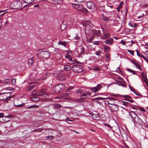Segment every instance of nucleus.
Instances as JSON below:
<instances>
[{
  "instance_id": "f257e3e1",
  "label": "nucleus",
  "mask_w": 148,
  "mask_h": 148,
  "mask_svg": "<svg viewBox=\"0 0 148 148\" xmlns=\"http://www.w3.org/2000/svg\"><path fill=\"white\" fill-rule=\"evenodd\" d=\"M22 2L20 1H13L10 3V7L13 9L19 10L22 8Z\"/></svg>"
},
{
  "instance_id": "f03ea898",
  "label": "nucleus",
  "mask_w": 148,
  "mask_h": 148,
  "mask_svg": "<svg viewBox=\"0 0 148 148\" xmlns=\"http://www.w3.org/2000/svg\"><path fill=\"white\" fill-rule=\"evenodd\" d=\"M91 31V36H90V38L87 40L88 42H91L95 37V36H100L101 34V32L99 30H97L94 29Z\"/></svg>"
},
{
  "instance_id": "7ed1b4c3",
  "label": "nucleus",
  "mask_w": 148,
  "mask_h": 148,
  "mask_svg": "<svg viewBox=\"0 0 148 148\" xmlns=\"http://www.w3.org/2000/svg\"><path fill=\"white\" fill-rule=\"evenodd\" d=\"M92 24L90 21H87L86 22V25L85 30V33L86 34H89L92 33Z\"/></svg>"
},
{
  "instance_id": "20e7f679",
  "label": "nucleus",
  "mask_w": 148,
  "mask_h": 148,
  "mask_svg": "<svg viewBox=\"0 0 148 148\" xmlns=\"http://www.w3.org/2000/svg\"><path fill=\"white\" fill-rule=\"evenodd\" d=\"M65 85L60 84L55 86L53 88V90L56 92L58 93L62 92L65 89Z\"/></svg>"
},
{
  "instance_id": "39448f33",
  "label": "nucleus",
  "mask_w": 148,
  "mask_h": 148,
  "mask_svg": "<svg viewBox=\"0 0 148 148\" xmlns=\"http://www.w3.org/2000/svg\"><path fill=\"white\" fill-rule=\"evenodd\" d=\"M73 71L75 73H79L83 71V66L79 65H73L72 67Z\"/></svg>"
},
{
  "instance_id": "423d86ee",
  "label": "nucleus",
  "mask_w": 148,
  "mask_h": 148,
  "mask_svg": "<svg viewBox=\"0 0 148 148\" xmlns=\"http://www.w3.org/2000/svg\"><path fill=\"white\" fill-rule=\"evenodd\" d=\"M50 56L49 53L47 51H42L37 55V56L40 57L42 58H48Z\"/></svg>"
},
{
  "instance_id": "0eeeda50",
  "label": "nucleus",
  "mask_w": 148,
  "mask_h": 148,
  "mask_svg": "<svg viewBox=\"0 0 148 148\" xmlns=\"http://www.w3.org/2000/svg\"><path fill=\"white\" fill-rule=\"evenodd\" d=\"M108 105L109 107L110 108V110L112 112H117L119 110V108L118 106L116 104L114 103H111L110 102H108Z\"/></svg>"
},
{
  "instance_id": "6e6552de",
  "label": "nucleus",
  "mask_w": 148,
  "mask_h": 148,
  "mask_svg": "<svg viewBox=\"0 0 148 148\" xmlns=\"http://www.w3.org/2000/svg\"><path fill=\"white\" fill-rule=\"evenodd\" d=\"M86 4L87 7L90 9L94 10L96 9V7L94 3L92 1H86Z\"/></svg>"
},
{
  "instance_id": "1a4fd4ad",
  "label": "nucleus",
  "mask_w": 148,
  "mask_h": 148,
  "mask_svg": "<svg viewBox=\"0 0 148 148\" xmlns=\"http://www.w3.org/2000/svg\"><path fill=\"white\" fill-rule=\"evenodd\" d=\"M10 92H5L0 93V100L6 99L11 96Z\"/></svg>"
},
{
  "instance_id": "9d476101",
  "label": "nucleus",
  "mask_w": 148,
  "mask_h": 148,
  "mask_svg": "<svg viewBox=\"0 0 148 148\" xmlns=\"http://www.w3.org/2000/svg\"><path fill=\"white\" fill-rule=\"evenodd\" d=\"M90 95L91 94L90 92L88 91L84 92L80 95V99L81 100L85 99L90 97Z\"/></svg>"
},
{
  "instance_id": "9b49d317",
  "label": "nucleus",
  "mask_w": 148,
  "mask_h": 148,
  "mask_svg": "<svg viewBox=\"0 0 148 148\" xmlns=\"http://www.w3.org/2000/svg\"><path fill=\"white\" fill-rule=\"evenodd\" d=\"M101 87V85L100 84H99L96 87L90 88V89L92 91V92L94 93H96L100 89Z\"/></svg>"
},
{
  "instance_id": "f8f14e48",
  "label": "nucleus",
  "mask_w": 148,
  "mask_h": 148,
  "mask_svg": "<svg viewBox=\"0 0 148 148\" xmlns=\"http://www.w3.org/2000/svg\"><path fill=\"white\" fill-rule=\"evenodd\" d=\"M65 57L68 59L70 61L69 63L70 64H73L75 62L74 58H72L71 56L69 54H67L65 56Z\"/></svg>"
},
{
  "instance_id": "ddd939ff",
  "label": "nucleus",
  "mask_w": 148,
  "mask_h": 148,
  "mask_svg": "<svg viewBox=\"0 0 148 148\" xmlns=\"http://www.w3.org/2000/svg\"><path fill=\"white\" fill-rule=\"evenodd\" d=\"M122 97L124 98H125L124 99L125 100L129 101L132 103L134 102V101L132 99V97L128 95H122Z\"/></svg>"
},
{
  "instance_id": "4468645a",
  "label": "nucleus",
  "mask_w": 148,
  "mask_h": 148,
  "mask_svg": "<svg viewBox=\"0 0 148 148\" xmlns=\"http://www.w3.org/2000/svg\"><path fill=\"white\" fill-rule=\"evenodd\" d=\"M104 42L107 45H112L114 42V40L113 38H110L106 40Z\"/></svg>"
},
{
  "instance_id": "2eb2a0df",
  "label": "nucleus",
  "mask_w": 148,
  "mask_h": 148,
  "mask_svg": "<svg viewBox=\"0 0 148 148\" xmlns=\"http://www.w3.org/2000/svg\"><path fill=\"white\" fill-rule=\"evenodd\" d=\"M116 81L117 82V84L119 85H121L124 87H126V82L124 81H119L117 80H116Z\"/></svg>"
},
{
  "instance_id": "dca6fc26",
  "label": "nucleus",
  "mask_w": 148,
  "mask_h": 148,
  "mask_svg": "<svg viewBox=\"0 0 148 148\" xmlns=\"http://www.w3.org/2000/svg\"><path fill=\"white\" fill-rule=\"evenodd\" d=\"M4 15V16H5V18L6 19V21L5 23V25H6L8 23V18H10L11 20H12V18L11 16H8L7 14L5 12H4L3 13V14H1V16H2V15Z\"/></svg>"
},
{
  "instance_id": "f3484780",
  "label": "nucleus",
  "mask_w": 148,
  "mask_h": 148,
  "mask_svg": "<svg viewBox=\"0 0 148 148\" xmlns=\"http://www.w3.org/2000/svg\"><path fill=\"white\" fill-rule=\"evenodd\" d=\"M58 79L59 81H64L65 80V78L64 74H60L58 75Z\"/></svg>"
},
{
  "instance_id": "a211bd4d",
  "label": "nucleus",
  "mask_w": 148,
  "mask_h": 148,
  "mask_svg": "<svg viewBox=\"0 0 148 148\" xmlns=\"http://www.w3.org/2000/svg\"><path fill=\"white\" fill-rule=\"evenodd\" d=\"M73 38L72 39L73 41L75 42H77L80 39V38L78 34L74 36Z\"/></svg>"
},
{
  "instance_id": "6ab92c4d",
  "label": "nucleus",
  "mask_w": 148,
  "mask_h": 148,
  "mask_svg": "<svg viewBox=\"0 0 148 148\" xmlns=\"http://www.w3.org/2000/svg\"><path fill=\"white\" fill-rule=\"evenodd\" d=\"M46 95V90L45 89H42L39 90V96H42Z\"/></svg>"
},
{
  "instance_id": "aec40b11",
  "label": "nucleus",
  "mask_w": 148,
  "mask_h": 148,
  "mask_svg": "<svg viewBox=\"0 0 148 148\" xmlns=\"http://www.w3.org/2000/svg\"><path fill=\"white\" fill-rule=\"evenodd\" d=\"M110 35L108 33H105L104 36L102 37V39L105 40L110 38Z\"/></svg>"
},
{
  "instance_id": "412c9836",
  "label": "nucleus",
  "mask_w": 148,
  "mask_h": 148,
  "mask_svg": "<svg viewBox=\"0 0 148 148\" xmlns=\"http://www.w3.org/2000/svg\"><path fill=\"white\" fill-rule=\"evenodd\" d=\"M103 49L104 52H108L110 50V48L106 45H103Z\"/></svg>"
},
{
  "instance_id": "4be33fe9",
  "label": "nucleus",
  "mask_w": 148,
  "mask_h": 148,
  "mask_svg": "<svg viewBox=\"0 0 148 148\" xmlns=\"http://www.w3.org/2000/svg\"><path fill=\"white\" fill-rule=\"evenodd\" d=\"M134 122L140 125L142 124L143 123V121L142 119H140L138 116L137 117V119L136 120H135V121H134Z\"/></svg>"
},
{
  "instance_id": "5701e85b",
  "label": "nucleus",
  "mask_w": 148,
  "mask_h": 148,
  "mask_svg": "<svg viewBox=\"0 0 148 148\" xmlns=\"http://www.w3.org/2000/svg\"><path fill=\"white\" fill-rule=\"evenodd\" d=\"M67 42H66L64 41H59L58 42V44L59 45H62L64 46L65 47H66V45H67Z\"/></svg>"
},
{
  "instance_id": "b1692460",
  "label": "nucleus",
  "mask_w": 148,
  "mask_h": 148,
  "mask_svg": "<svg viewBox=\"0 0 148 148\" xmlns=\"http://www.w3.org/2000/svg\"><path fill=\"white\" fill-rule=\"evenodd\" d=\"M53 1L52 3L54 4H60L62 2L63 0H52Z\"/></svg>"
},
{
  "instance_id": "393cba45",
  "label": "nucleus",
  "mask_w": 148,
  "mask_h": 148,
  "mask_svg": "<svg viewBox=\"0 0 148 148\" xmlns=\"http://www.w3.org/2000/svg\"><path fill=\"white\" fill-rule=\"evenodd\" d=\"M31 100L33 101L34 102H37L39 101V99L35 96H33L31 98Z\"/></svg>"
},
{
  "instance_id": "a878e982",
  "label": "nucleus",
  "mask_w": 148,
  "mask_h": 148,
  "mask_svg": "<svg viewBox=\"0 0 148 148\" xmlns=\"http://www.w3.org/2000/svg\"><path fill=\"white\" fill-rule=\"evenodd\" d=\"M128 116L130 117L132 119V121L134 123V121H135V119L136 118V117L134 116V115L131 114L130 112H129L128 114Z\"/></svg>"
},
{
  "instance_id": "bb28decb",
  "label": "nucleus",
  "mask_w": 148,
  "mask_h": 148,
  "mask_svg": "<svg viewBox=\"0 0 148 148\" xmlns=\"http://www.w3.org/2000/svg\"><path fill=\"white\" fill-rule=\"evenodd\" d=\"M106 99H109L108 98H103V97H96L95 98H94L93 99V100H103Z\"/></svg>"
},
{
  "instance_id": "cd10ccee",
  "label": "nucleus",
  "mask_w": 148,
  "mask_h": 148,
  "mask_svg": "<svg viewBox=\"0 0 148 148\" xmlns=\"http://www.w3.org/2000/svg\"><path fill=\"white\" fill-rule=\"evenodd\" d=\"M61 107V105L58 104H55L53 106V108L54 109H58L60 108Z\"/></svg>"
},
{
  "instance_id": "c85d7f7f",
  "label": "nucleus",
  "mask_w": 148,
  "mask_h": 148,
  "mask_svg": "<svg viewBox=\"0 0 148 148\" xmlns=\"http://www.w3.org/2000/svg\"><path fill=\"white\" fill-rule=\"evenodd\" d=\"M35 85L34 84L28 86L27 87V90H31L32 89L34 88L35 87Z\"/></svg>"
},
{
  "instance_id": "c756f323",
  "label": "nucleus",
  "mask_w": 148,
  "mask_h": 148,
  "mask_svg": "<svg viewBox=\"0 0 148 148\" xmlns=\"http://www.w3.org/2000/svg\"><path fill=\"white\" fill-rule=\"evenodd\" d=\"M71 68H72V67H70L69 66L66 65L64 66V70L68 71H70L71 69Z\"/></svg>"
},
{
  "instance_id": "7c9ffc66",
  "label": "nucleus",
  "mask_w": 148,
  "mask_h": 148,
  "mask_svg": "<svg viewBox=\"0 0 148 148\" xmlns=\"http://www.w3.org/2000/svg\"><path fill=\"white\" fill-rule=\"evenodd\" d=\"M83 8V6L82 5L77 4L76 5V9H78L79 10H80L82 9Z\"/></svg>"
},
{
  "instance_id": "2f4dec72",
  "label": "nucleus",
  "mask_w": 148,
  "mask_h": 148,
  "mask_svg": "<svg viewBox=\"0 0 148 148\" xmlns=\"http://www.w3.org/2000/svg\"><path fill=\"white\" fill-rule=\"evenodd\" d=\"M34 0H22L25 3H28V4H30Z\"/></svg>"
},
{
  "instance_id": "473e14b6",
  "label": "nucleus",
  "mask_w": 148,
  "mask_h": 148,
  "mask_svg": "<svg viewBox=\"0 0 148 148\" xmlns=\"http://www.w3.org/2000/svg\"><path fill=\"white\" fill-rule=\"evenodd\" d=\"M92 116L95 120H97L99 119V117L97 114H93L92 115Z\"/></svg>"
},
{
  "instance_id": "72a5a7b5",
  "label": "nucleus",
  "mask_w": 148,
  "mask_h": 148,
  "mask_svg": "<svg viewBox=\"0 0 148 148\" xmlns=\"http://www.w3.org/2000/svg\"><path fill=\"white\" fill-rule=\"evenodd\" d=\"M142 77L143 79V81L145 83H147L148 82L146 76L145 77L144 75H143V73H142Z\"/></svg>"
},
{
  "instance_id": "f704fd0d",
  "label": "nucleus",
  "mask_w": 148,
  "mask_h": 148,
  "mask_svg": "<svg viewBox=\"0 0 148 148\" xmlns=\"http://www.w3.org/2000/svg\"><path fill=\"white\" fill-rule=\"evenodd\" d=\"M102 18L103 20L106 21H109V18H108V17L106 16L103 14H102Z\"/></svg>"
},
{
  "instance_id": "c9c22d12",
  "label": "nucleus",
  "mask_w": 148,
  "mask_h": 148,
  "mask_svg": "<svg viewBox=\"0 0 148 148\" xmlns=\"http://www.w3.org/2000/svg\"><path fill=\"white\" fill-rule=\"evenodd\" d=\"M135 65L136 66V67L140 71L142 70L141 67L138 63L137 62Z\"/></svg>"
},
{
  "instance_id": "e433bc0d",
  "label": "nucleus",
  "mask_w": 148,
  "mask_h": 148,
  "mask_svg": "<svg viewBox=\"0 0 148 148\" xmlns=\"http://www.w3.org/2000/svg\"><path fill=\"white\" fill-rule=\"evenodd\" d=\"M127 70L128 71L131 73H132L133 74L135 75L136 74V72L132 69H130L127 68Z\"/></svg>"
},
{
  "instance_id": "4c0bfd02",
  "label": "nucleus",
  "mask_w": 148,
  "mask_h": 148,
  "mask_svg": "<svg viewBox=\"0 0 148 148\" xmlns=\"http://www.w3.org/2000/svg\"><path fill=\"white\" fill-rule=\"evenodd\" d=\"M39 106L36 105H33L28 107L27 108L28 109H30L31 108H36L38 107Z\"/></svg>"
},
{
  "instance_id": "58836bf2",
  "label": "nucleus",
  "mask_w": 148,
  "mask_h": 148,
  "mask_svg": "<svg viewBox=\"0 0 148 148\" xmlns=\"http://www.w3.org/2000/svg\"><path fill=\"white\" fill-rule=\"evenodd\" d=\"M136 52L137 55L139 57H140L141 58L142 57V55H143L142 54H141L140 53V52L139 51H138L137 50H135Z\"/></svg>"
},
{
  "instance_id": "ea45409f",
  "label": "nucleus",
  "mask_w": 148,
  "mask_h": 148,
  "mask_svg": "<svg viewBox=\"0 0 148 148\" xmlns=\"http://www.w3.org/2000/svg\"><path fill=\"white\" fill-rule=\"evenodd\" d=\"M129 25L130 26H131V27H132L133 28H134L136 26V24H133V23H132L130 22V23H129Z\"/></svg>"
},
{
  "instance_id": "a19ab883",
  "label": "nucleus",
  "mask_w": 148,
  "mask_h": 148,
  "mask_svg": "<svg viewBox=\"0 0 148 148\" xmlns=\"http://www.w3.org/2000/svg\"><path fill=\"white\" fill-rule=\"evenodd\" d=\"M25 104L24 103H23L20 104H19L16 105H15V107H23Z\"/></svg>"
},
{
  "instance_id": "79ce46f5",
  "label": "nucleus",
  "mask_w": 148,
  "mask_h": 148,
  "mask_svg": "<svg viewBox=\"0 0 148 148\" xmlns=\"http://www.w3.org/2000/svg\"><path fill=\"white\" fill-rule=\"evenodd\" d=\"M123 3V1H121L120 2L119 5L118 6V7H119V8H122V5Z\"/></svg>"
},
{
  "instance_id": "37998d69",
  "label": "nucleus",
  "mask_w": 148,
  "mask_h": 148,
  "mask_svg": "<svg viewBox=\"0 0 148 148\" xmlns=\"http://www.w3.org/2000/svg\"><path fill=\"white\" fill-rule=\"evenodd\" d=\"M34 62L32 58H31L28 60V62L31 65H32Z\"/></svg>"
},
{
  "instance_id": "c03bdc74",
  "label": "nucleus",
  "mask_w": 148,
  "mask_h": 148,
  "mask_svg": "<svg viewBox=\"0 0 148 148\" xmlns=\"http://www.w3.org/2000/svg\"><path fill=\"white\" fill-rule=\"evenodd\" d=\"M106 59L108 60L110 59V56L109 53H107L105 54Z\"/></svg>"
},
{
  "instance_id": "a18cd8bd",
  "label": "nucleus",
  "mask_w": 148,
  "mask_h": 148,
  "mask_svg": "<svg viewBox=\"0 0 148 148\" xmlns=\"http://www.w3.org/2000/svg\"><path fill=\"white\" fill-rule=\"evenodd\" d=\"M81 51L80 52L82 54H84L85 52L84 48V47H82L80 48Z\"/></svg>"
},
{
  "instance_id": "49530a36",
  "label": "nucleus",
  "mask_w": 148,
  "mask_h": 148,
  "mask_svg": "<svg viewBox=\"0 0 148 148\" xmlns=\"http://www.w3.org/2000/svg\"><path fill=\"white\" fill-rule=\"evenodd\" d=\"M127 51L129 52L131 55H133L134 54V51L133 50H127Z\"/></svg>"
},
{
  "instance_id": "de8ad7c7",
  "label": "nucleus",
  "mask_w": 148,
  "mask_h": 148,
  "mask_svg": "<svg viewBox=\"0 0 148 148\" xmlns=\"http://www.w3.org/2000/svg\"><path fill=\"white\" fill-rule=\"evenodd\" d=\"M16 81V79L13 78L12 80V84L13 85H14Z\"/></svg>"
},
{
  "instance_id": "09e8293b",
  "label": "nucleus",
  "mask_w": 148,
  "mask_h": 148,
  "mask_svg": "<svg viewBox=\"0 0 148 148\" xmlns=\"http://www.w3.org/2000/svg\"><path fill=\"white\" fill-rule=\"evenodd\" d=\"M122 103L123 105L124 106H127L128 105V104H130V103L128 102L123 101H122Z\"/></svg>"
},
{
  "instance_id": "8fccbe9b",
  "label": "nucleus",
  "mask_w": 148,
  "mask_h": 148,
  "mask_svg": "<svg viewBox=\"0 0 148 148\" xmlns=\"http://www.w3.org/2000/svg\"><path fill=\"white\" fill-rule=\"evenodd\" d=\"M76 2L78 3H82L85 0H74Z\"/></svg>"
},
{
  "instance_id": "3c124183",
  "label": "nucleus",
  "mask_w": 148,
  "mask_h": 148,
  "mask_svg": "<svg viewBox=\"0 0 148 148\" xmlns=\"http://www.w3.org/2000/svg\"><path fill=\"white\" fill-rule=\"evenodd\" d=\"M102 52V51L100 50H99L98 51H96V53H95V54L99 56L100 54H101V53Z\"/></svg>"
},
{
  "instance_id": "603ef678",
  "label": "nucleus",
  "mask_w": 148,
  "mask_h": 148,
  "mask_svg": "<svg viewBox=\"0 0 148 148\" xmlns=\"http://www.w3.org/2000/svg\"><path fill=\"white\" fill-rule=\"evenodd\" d=\"M9 81V79H6L4 80L3 81V83L5 84H7Z\"/></svg>"
},
{
  "instance_id": "864d4df0",
  "label": "nucleus",
  "mask_w": 148,
  "mask_h": 148,
  "mask_svg": "<svg viewBox=\"0 0 148 148\" xmlns=\"http://www.w3.org/2000/svg\"><path fill=\"white\" fill-rule=\"evenodd\" d=\"M11 102L10 100H6L5 101L4 103L5 105H7V104L8 103H10Z\"/></svg>"
},
{
  "instance_id": "5fc2aeb1",
  "label": "nucleus",
  "mask_w": 148,
  "mask_h": 148,
  "mask_svg": "<svg viewBox=\"0 0 148 148\" xmlns=\"http://www.w3.org/2000/svg\"><path fill=\"white\" fill-rule=\"evenodd\" d=\"M131 62L134 65L136 64L137 63L134 60H131Z\"/></svg>"
},
{
  "instance_id": "6e6d98bb",
  "label": "nucleus",
  "mask_w": 148,
  "mask_h": 148,
  "mask_svg": "<svg viewBox=\"0 0 148 148\" xmlns=\"http://www.w3.org/2000/svg\"><path fill=\"white\" fill-rule=\"evenodd\" d=\"M47 138H49L51 140H53V136H49L47 137Z\"/></svg>"
},
{
  "instance_id": "4d7b16f0",
  "label": "nucleus",
  "mask_w": 148,
  "mask_h": 148,
  "mask_svg": "<svg viewBox=\"0 0 148 148\" xmlns=\"http://www.w3.org/2000/svg\"><path fill=\"white\" fill-rule=\"evenodd\" d=\"M82 90L80 89H78L77 91V93L78 94H80L82 92Z\"/></svg>"
},
{
  "instance_id": "13d9d810",
  "label": "nucleus",
  "mask_w": 148,
  "mask_h": 148,
  "mask_svg": "<svg viewBox=\"0 0 148 148\" xmlns=\"http://www.w3.org/2000/svg\"><path fill=\"white\" fill-rule=\"evenodd\" d=\"M71 4L72 5L73 7L75 8H76V5L77 4L71 3Z\"/></svg>"
},
{
  "instance_id": "bf43d9fd",
  "label": "nucleus",
  "mask_w": 148,
  "mask_h": 148,
  "mask_svg": "<svg viewBox=\"0 0 148 148\" xmlns=\"http://www.w3.org/2000/svg\"><path fill=\"white\" fill-rule=\"evenodd\" d=\"M104 125L105 126H107L110 128H111V126L109 125L107 123H104Z\"/></svg>"
},
{
  "instance_id": "052dcab7",
  "label": "nucleus",
  "mask_w": 148,
  "mask_h": 148,
  "mask_svg": "<svg viewBox=\"0 0 148 148\" xmlns=\"http://www.w3.org/2000/svg\"><path fill=\"white\" fill-rule=\"evenodd\" d=\"M93 43L95 45H99V42L98 41H94V42Z\"/></svg>"
},
{
  "instance_id": "680f3d73",
  "label": "nucleus",
  "mask_w": 148,
  "mask_h": 148,
  "mask_svg": "<svg viewBox=\"0 0 148 148\" xmlns=\"http://www.w3.org/2000/svg\"><path fill=\"white\" fill-rule=\"evenodd\" d=\"M142 57L148 63V60L146 58L145 56L142 55Z\"/></svg>"
},
{
  "instance_id": "e2e57ef3",
  "label": "nucleus",
  "mask_w": 148,
  "mask_h": 148,
  "mask_svg": "<svg viewBox=\"0 0 148 148\" xmlns=\"http://www.w3.org/2000/svg\"><path fill=\"white\" fill-rule=\"evenodd\" d=\"M121 43L123 45H125L126 43V42H125L123 40H122L121 41Z\"/></svg>"
},
{
  "instance_id": "0e129e2a",
  "label": "nucleus",
  "mask_w": 148,
  "mask_h": 148,
  "mask_svg": "<svg viewBox=\"0 0 148 148\" xmlns=\"http://www.w3.org/2000/svg\"><path fill=\"white\" fill-rule=\"evenodd\" d=\"M73 88V86H71L70 87H69L68 89L67 90L68 91H69V90H72Z\"/></svg>"
},
{
  "instance_id": "69168bd1",
  "label": "nucleus",
  "mask_w": 148,
  "mask_h": 148,
  "mask_svg": "<svg viewBox=\"0 0 148 148\" xmlns=\"http://www.w3.org/2000/svg\"><path fill=\"white\" fill-rule=\"evenodd\" d=\"M131 112L132 113V114L134 115V116L136 117V116H137L136 114L134 112V111H131Z\"/></svg>"
},
{
  "instance_id": "338daca9",
  "label": "nucleus",
  "mask_w": 148,
  "mask_h": 148,
  "mask_svg": "<svg viewBox=\"0 0 148 148\" xmlns=\"http://www.w3.org/2000/svg\"><path fill=\"white\" fill-rule=\"evenodd\" d=\"M148 6V4H145L143 5V8H147Z\"/></svg>"
},
{
  "instance_id": "774afa93",
  "label": "nucleus",
  "mask_w": 148,
  "mask_h": 148,
  "mask_svg": "<svg viewBox=\"0 0 148 148\" xmlns=\"http://www.w3.org/2000/svg\"><path fill=\"white\" fill-rule=\"evenodd\" d=\"M4 114L2 113H0V117H3V116H4Z\"/></svg>"
}]
</instances>
